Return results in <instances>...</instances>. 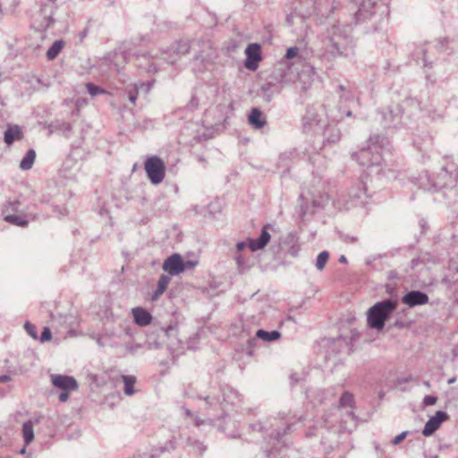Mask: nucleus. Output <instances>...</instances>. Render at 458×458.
Here are the masks:
<instances>
[{"mask_svg":"<svg viewBox=\"0 0 458 458\" xmlns=\"http://www.w3.org/2000/svg\"><path fill=\"white\" fill-rule=\"evenodd\" d=\"M420 188L426 191L447 190L456 195L458 191V168L454 164H448L441 169L436 178H431L428 173L419 179Z\"/></svg>","mask_w":458,"mask_h":458,"instance_id":"4","label":"nucleus"},{"mask_svg":"<svg viewBox=\"0 0 458 458\" xmlns=\"http://www.w3.org/2000/svg\"><path fill=\"white\" fill-rule=\"evenodd\" d=\"M165 293V291H163L162 289L158 288L157 286V289L153 292L152 293V296H151V300L152 301H157L160 298V296Z\"/></svg>","mask_w":458,"mask_h":458,"instance_id":"48","label":"nucleus"},{"mask_svg":"<svg viewBox=\"0 0 458 458\" xmlns=\"http://www.w3.org/2000/svg\"><path fill=\"white\" fill-rule=\"evenodd\" d=\"M64 46L63 40L55 41L47 52V57L48 60H54L61 52Z\"/></svg>","mask_w":458,"mask_h":458,"instance_id":"29","label":"nucleus"},{"mask_svg":"<svg viewBox=\"0 0 458 458\" xmlns=\"http://www.w3.org/2000/svg\"><path fill=\"white\" fill-rule=\"evenodd\" d=\"M404 106H411L415 108H420V103L415 98H407L403 101Z\"/></svg>","mask_w":458,"mask_h":458,"instance_id":"42","label":"nucleus"},{"mask_svg":"<svg viewBox=\"0 0 458 458\" xmlns=\"http://www.w3.org/2000/svg\"><path fill=\"white\" fill-rule=\"evenodd\" d=\"M224 402L226 403L236 404L237 402H240V394L239 393L232 388H228L226 392L224 393Z\"/></svg>","mask_w":458,"mask_h":458,"instance_id":"31","label":"nucleus"},{"mask_svg":"<svg viewBox=\"0 0 458 458\" xmlns=\"http://www.w3.org/2000/svg\"><path fill=\"white\" fill-rule=\"evenodd\" d=\"M190 48L188 41H179L170 49L163 50L159 54H137L135 55V65L148 73H155L160 70V60H164L169 64H174L182 55L189 53Z\"/></svg>","mask_w":458,"mask_h":458,"instance_id":"3","label":"nucleus"},{"mask_svg":"<svg viewBox=\"0 0 458 458\" xmlns=\"http://www.w3.org/2000/svg\"><path fill=\"white\" fill-rule=\"evenodd\" d=\"M320 143H321V140H320V139H318L317 146H314V147L312 148V149H310V148H306V149H305V153H304V154L309 156L310 160L311 159V157H310V156H311L312 154H315V153H317L318 150H320V149H321V144H320Z\"/></svg>","mask_w":458,"mask_h":458,"instance_id":"41","label":"nucleus"},{"mask_svg":"<svg viewBox=\"0 0 458 458\" xmlns=\"http://www.w3.org/2000/svg\"><path fill=\"white\" fill-rule=\"evenodd\" d=\"M448 419V414L445 411H438L436 412L435 416L431 417L425 424V427L422 430V434L425 437L431 436L435 431H437L441 424Z\"/></svg>","mask_w":458,"mask_h":458,"instance_id":"17","label":"nucleus"},{"mask_svg":"<svg viewBox=\"0 0 458 458\" xmlns=\"http://www.w3.org/2000/svg\"><path fill=\"white\" fill-rule=\"evenodd\" d=\"M35 158H36L35 150L34 149L28 150L26 155L23 157V158L21 159V161L20 163V168L24 171L30 170L34 164Z\"/></svg>","mask_w":458,"mask_h":458,"instance_id":"26","label":"nucleus"},{"mask_svg":"<svg viewBox=\"0 0 458 458\" xmlns=\"http://www.w3.org/2000/svg\"><path fill=\"white\" fill-rule=\"evenodd\" d=\"M36 216L32 213L21 212L20 214H7L4 220L12 225L24 227L30 221L35 220Z\"/></svg>","mask_w":458,"mask_h":458,"instance_id":"19","label":"nucleus"},{"mask_svg":"<svg viewBox=\"0 0 458 458\" xmlns=\"http://www.w3.org/2000/svg\"><path fill=\"white\" fill-rule=\"evenodd\" d=\"M86 88H87V89H88V92H89V93L90 94V96H92V97H96V96H98V95H100V94H103V93H105V92H106V91H105L103 89H101L100 87L96 86V85H94L93 83H90V82H89V83H87V84H86Z\"/></svg>","mask_w":458,"mask_h":458,"instance_id":"35","label":"nucleus"},{"mask_svg":"<svg viewBox=\"0 0 458 458\" xmlns=\"http://www.w3.org/2000/svg\"><path fill=\"white\" fill-rule=\"evenodd\" d=\"M131 314L135 323L140 327L148 326L152 321L151 314L143 308L137 307L132 309Z\"/></svg>","mask_w":458,"mask_h":458,"instance_id":"21","label":"nucleus"},{"mask_svg":"<svg viewBox=\"0 0 458 458\" xmlns=\"http://www.w3.org/2000/svg\"><path fill=\"white\" fill-rule=\"evenodd\" d=\"M256 337L264 342H276L281 338V333L277 330L266 331L264 329H259L256 332Z\"/></svg>","mask_w":458,"mask_h":458,"instance_id":"25","label":"nucleus"},{"mask_svg":"<svg viewBox=\"0 0 458 458\" xmlns=\"http://www.w3.org/2000/svg\"><path fill=\"white\" fill-rule=\"evenodd\" d=\"M379 258H381V256H380V255H378V256H375V255H374V256H369V258H367V259H366V265H367V266H369V267H374V262H375L377 259H379Z\"/></svg>","mask_w":458,"mask_h":458,"instance_id":"50","label":"nucleus"},{"mask_svg":"<svg viewBox=\"0 0 458 458\" xmlns=\"http://www.w3.org/2000/svg\"><path fill=\"white\" fill-rule=\"evenodd\" d=\"M367 197L366 185L363 181H359L349 191L350 199L346 203V208L357 207L363 203V199Z\"/></svg>","mask_w":458,"mask_h":458,"instance_id":"11","label":"nucleus"},{"mask_svg":"<svg viewBox=\"0 0 458 458\" xmlns=\"http://www.w3.org/2000/svg\"><path fill=\"white\" fill-rule=\"evenodd\" d=\"M328 259H329V254L327 251L324 250V251H321L318 257H317V260H316V267L318 269V270H322L327 262L328 261Z\"/></svg>","mask_w":458,"mask_h":458,"instance_id":"32","label":"nucleus"},{"mask_svg":"<svg viewBox=\"0 0 458 458\" xmlns=\"http://www.w3.org/2000/svg\"><path fill=\"white\" fill-rule=\"evenodd\" d=\"M299 52V48L296 47H290L287 51H286V54H285V57L287 59H292L293 58L294 56L297 55Z\"/></svg>","mask_w":458,"mask_h":458,"instance_id":"43","label":"nucleus"},{"mask_svg":"<svg viewBox=\"0 0 458 458\" xmlns=\"http://www.w3.org/2000/svg\"><path fill=\"white\" fill-rule=\"evenodd\" d=\"M352 403H353V395L349 392L344 393L340 398V405L342 407H350V406H352Z\"/></svg>","mask_w":458,"mask_h":458,"instance_id":"34","label":"nucleus"},{"mask_svg":"<svg viewBox=\"0 0 458 458\" xmlns=\"http://www.w3.org/2000/svg\"><path fill=\"white\" fill-rule=\"evenodd\" d=\"M339 262L341 263H346L347 262V259L345 256H341L340 259H339Z\"/></svg>","mask_w":458,"mask_h":458,"instance_id":"56","label":"nucleus"},{"mask_svg":"<svg viewBox=\"0 0 458 458\" xmlns=\"http://www.w3.org/2000/svg\"><path fill=\"white\" fill-rule=\"evenodd\" d=\"M187 263H184L181 255L175 253L168 257L163 263V269L168 273V276H177L184 271Z\"/></svg>","mask_w":458,"mask_h":458,"instance_id":"12","label":"nucleus"},{"mask_svg":"<svg viewBox=\"0 0 458 458\" xmlns=\"http://www.w3.org/2000/svg\"><path fill=\"white\" fill-rule=\"evenodd\" d=\"M249 123L255 129H261L266 124V120L262 117L260 110L253 108L249 115Z\"/></svg>","mask_w":458,"mask_h":458,"instance_id":"24","label":"nucleus"},{"mask_svg":"<svg viewBox=\"0 0 458 458\" xmlns=\"http://www.w3.org/2000/svg\"><path fill=\"white\" fill-rule=\"evenodd\" d=\"M67 130L70 131L71 130V125L70 124H67Z\"/></svg>","mask_w":458,"mask_h":458,"instance_id":"62","label":"nucleus"},{"mask_svg":"<svg viewBox=\"0 0 458 458\" xmlns=\"http://www.w3.org/2000/svg\"><path fill=\"white\" fill-rule=\"evenodd\" d=\"M171 281V277L168 275H161L158 282H157V287L162 289L163 291H165L169 283Z\"/></svg>","mask_w":458,"mask_h":458,"instance_id":"37","label":"nucleus"},{"mask_svg":"<svg viewBox=\"0 0 458 458\" xmlns=\"http://www.w3.org/2000/svg\"><path fill=\"white\" fill-rule=\"evenodd\" d=\"M71 392L72 391H62L58 397L59 401L61 403H65L69 399Z\"/></svg>","mask_w":458,"mask_h":458,"instance_id":"49","label":"nucleus"},{"mask_svg":"<svg viewBox=\"0 0 458 458\" xmlns=\"http://www.w3.org/2000/svg\"><path fill=\"white\" fill-rule=\"evenodd\" d=\"M26 332L33 338L38 339L37 328L33 324L27 322L24 326Z\"/></svg>","mask_w":458,"mask_h":458,"instance_id":"39","label":"nucleus"},{"mask_svg":"<svg viewBox=\"0 0 458 458\" xmlns=\"http://www.w3.org/2000/svg\"><path fill=\"white\" fill-rule=\"evenodd\" d=\"M183 411H184V413L185 415H187L188 417H191L194 420V423L197 427H199L203 424L206 423V420H200L198 416H195L191 410H189L188 408H183Z\"/></svg>","mask_w":458,"mask_h":458,"instance_id":"38","label":"nucleus"},{"mask_svg":"<svg viewBox=\"0 0 458 458\" xmlns=\"http://www.w3.org/2000/svg\"><path fill=\"white\" fill-rule=\"evenodd\" d=\"M455 269V272L453 276V279L455 281V282H458V267H454Z\"/></svg>","mask_w":458,"mask_h":458,"instance_id":"55","label":"nucleus"},{"mask_svg":"<svg viewBox=\"0 0 458 458\" xmlns=\"http://www.w3.org/2000/svg\"><path fill=\"white\" fill-rule=\"evenodd\" d=\"M126 60V56L124 55L123 53H115L114 54V69L115 71L120 73L121 72V70L123 69V67L119 64V62L120 61H125Z\"/></svg>","mask_w":458,"mask_h":458,"instance_id":"36","label":"nucleus"},{"mask_svg":"<svg viewBox=\"0 0 458 458\" xmlns=\"http://www.w3.org/2000/svg\"><path fill=\"white\" fill-rule=\"evenodd\" d=\"M21 202L18 199H9L4 208V216L7 214H20L21 212H25L21 209Z\"/></svg>","mask_w":458,"mask_h":458,"instance_id":"28","label":"nucleus"},{"mask_svg":"<svg viewBox=\"0 0 458 458\" xmlns=\"http://www.w3.org/2000/svg\"><path fill=\"white\" fill-rule=\"evenodd\" d=\"M53 386L62 391H76L79 385L72 376L52 374L50 376Z\"/></svg>","mask_w":458,"mask_h":458,"instance_id":"13","label":"nucleus"},{"mask_svg":"<svg viewBox=\"0 0 458 458\" xmlns=\"http://www.w3.org/2000/svg\"><path fill=\"white\" fill-rule=\"evenodd\" d=\"M291 427L292 423L289 422L285 412H279L277 417L269 418L264 424H259V430H264L269 437L267 445H270L271 441L273 442V446L270 449L266 447L265 450L268 457H270L273 449L277 450L283 445L281 438L291 429Z\"/></svg>","mask_w":458,"mask_h":458,"instance_id":"5","label":"nucleus"},{"mask_svg":"<svg viewBox=\"0 0 458 458\" xmlns=\"http://www.w3.org/2000/svg\"><path fill=\"white\" fill-rule=\"evenodd\" d=\"M141 348V344H134L127 347V350L131 353H136L139 349Z\"/></svg>","mask_w":458,"mask_h":458,"instance_id":"51","label":"nucleus"},{"mask_svg":"<svg viewBox=\"0 0 458 458\" xmlns=\"http://www.w3.org/2000/svg\"><path fill=\"white\" fill-rule=\"evenodd\" d=\"M161 334L168 339V346L170 349L175 351L180 344V341L178 340V331L177 327L174 326H169L166 328H161Z\"/></svg>","mask_w":458,"mask_h":458,"instance_id":"22","label":"nucleus"},{"mask_svg":"<svg viewBox=\"0 0 458 458\" xmlns=\"http://www.w3.org/2000/svg\"><path fill=\"white\" fill-rule=\"evenodd\" d=\"M407 436V431H403L401 434L397 435L395 437L392 439V444L396 445L400 444Z\"/></svg>","mask_w":458,"mask_h":458,"instance_id":"44","label":"nucleus"},{"mask_svg":"<svg viewBox=\"0 0 458 458\" xmlns=\"http://www.w3.org/2000/svg\"><path fill=\"white\" fill-rule=\"evenodd\" d=\"M423 61H424V64H425V65H427V62H428V61H427V59H426V57H425V56L423 57Z\"/></svg>","mask_w":458,"mask_h":458,"instance_id":"60","label":"nucleus"},{"mask_svg":"<svg viewBox=\"0 0 458 458\" xmlns=\"http://www.w3.org/2000/svg\"><path fill=\"white\" fill-rule=\"evenodd\" d=\"M10 380V377L7 375L0 376V383L8 382Z\"/></svg>","mask_w":458,"mask_h":458,"instance_id":"53","label":"nucleus"},{"mask_svg":"<svg viewBox=\"0 0 458 458\" xmlns=\"http://www.w3.org/2000/svg\"><path fill=\"white\" fill-rule=\"evenodd\" d=\"M301 198L307 201H311L314 208H325L330 201L329 196L326 193H319L318 195L313 192H302Z\"/></svg>","mask_w":458,"mask_h":458,"instance_id":"20","label":"nucleus"},{"mask_svg":"<svg viewBox=\"0 0 458 458\" xmlns=\"http://www.w3.org/2000/svg\"><path fill=\"white\" fill-rule=\"evenodd\" d=\"M397 307L396 301L387 299L377 302L367 311L368 325L370 328L381 330L384 328L386 321Z\"/></svg>","mask_w":458,"mask_h":458,"instance_id":"6","label":"nucleus"},{"mask_svg":"<svg viewBox=\"0 0 458 458\" xmlns=\"http://www.w3.org/2000/svg\"><path fill=\"white\" fill-rule=\"evenodd\" d=\"M95 339L99 346L106 345V343L104 342V336H97Z\"/></svg>","mask_w":458,"mask_h":458,"instance_id":"52","label":"nucleus"},{"mask_svg":"<svg viewBox=\"0 0 458 458\" xmlns=\"http://www.w3.org/2000/svg\"><path fill=\"white\" fill-rule=\"evenodd\" d=\"M22 138V131L18 125L9 126L4 131V140L7 145H12L15 140Z\"/></svg>","mask_w":458,"mask_h":458,"instance_id":"23","label":"nucleus"},{"mask_svg":"<svg viewBox=\"0 0 458 458\" xmlns=\"http://www.w3.org/2000/svg\"><path fill=\"white\" fill-rule=\"evenodd\" d=\"M215 56V52L211 45L207 42L203 44V48L194 55L193 68L201 71L206 67L207 64L210 63Z\"/></svg>","mask_w":458,"mask_h":458,"instance_id":"14","label":"nucleus"},{"mask_svg":"<svg viewBox=\"0 0 458 458\" xmlns=\"http://www.w3.org/2000/svg\"><path fill=\"white\" fill-rule=\"evenodd\" d=\"M272 87L271 83H265L261 86L262 98L266 102H270L273 98Z\"/></svg>","mask_w":458,"mask_h":458,"instance_id":"33","label":"nucleus"},{"mask_svg":"<svg viewBox=\"0 0 458 458\" xmlns=\"http://www.w3.org/2000/svg\"><path fill=\"white\" fill-rule=\"evenodd\" d=\"M154 82H155L154 80L151 81H148V82L139 81L132 85L128 86L125 89V92L128 95V98H129L130 102L131 104L135 105L139 93L140 91H142L145 94H148L151 90V89L154 85Z\"/></svg>","mask_w":458,"mask_h":458,"instance_id":"16","label":"nucleus"},{"mask_svg":"<svg viewBox=\"0 0 458 458\" xmlns=\"http://www.w3.org/2000/svg\"><path fill=\"white\" fill-rule=\"evenodd\" d=\"M123 382L124 384V393L127 395H132L135 393L133 386L136 382L134 376H123Z\"/></svg>","mask_w":458,"mask_h":458,"instance_id":"30","label":"nucleus"},{"mask_svg":"<svg viewBox=\"0 0 458 458\" xmlns=\"http://www.w3.org/2000/svg\"><path fill=\"white\" fill-rule=\"evenodd\" d=\"M437 397L433 395H426L424 397L423 403L425 405H434L437 403Z\"/></svg>","mask_w":458,"mask_h":458,"instance_id":"46","label":"nucleus"},{"mask_svg":"<svg viewBox=\"0 0 458 458\" xmlns=\"http://www.w3.org/2000/svg\"><path fill=\"white\" fill-rule=\"evenodd\" d=\"M187 267H192L194 266V263L191 262V261H187Z\"/></svg>","mask_w":458,"mask_h":458,"instance_id":"57","label":"nucleus"},{"mask_svg":"<svg viewBox=\"0 0 458 458\" xmlns=\"http://www.w3.org/2000/svg\"><path fill=\"white\" fill-rule=\"evenodd\" d=\"M403 303L408 307L425 305L428 302V296L421 291H411L403 295Z\"/></svg>","mask_w":458,"mask_h":458,"instance_id":"18","label":"nucleus"},{"mask_svg":"<svg viewBox=\"0 0 458 458\" xmlns=\"http://www.w3.org/2000/svg\"><path fill=\"white\" fill-rule=\"evenodd\" d=\"M20 453H21V454H24V453H25V447H23L22 449H21Z\"/></svg>","mask_w":458,"mask_h":458,"instance_id":"59","label":"nucleus"},{"mask_svg":"<svg viewBox=\"0 0 458 458\" xmlns=\"http://www.w3.org/2000/svg\"><path fill=\"white\" fill-rule=\"evenodd\" d=\"M351 114H352L351 111H348V112L346 113V115H347V116H350Z\"/></svg>","mask_w":458,"mask_h":458,"instance_id":"61","label":"nucleus"},{"mask_svg":"<svg viewBox=\"0 0 458 458\" xmlns=\"http://www.w3.org/2000/svg\"><path fill=\"white\" fill-rule=\"evenodd\" d=\"M297 76H298V73H296V74H290V75H288L287 73H285V74H284V75L282 76L281 81H282L283 82H285V83H290V82L294 81L296 80Z\"/></svg>","mask_w":458,"mask_h":458,"instance_id":"45","label":"nucleus"},{"mask_svg":"<svg viewBox=\"0 0 458 458\" xmlns=\"http://www.w3.org/2000/svg\"><path fill=\"white\" fill-rule=\"evenodd\" d=\"M199 105V98L197 96H192V98L189 103L190 108L196 109V108H198Z\"/></svg>","mask_w":458,"mask_h":458,"instance_id":"47","label":"nucleus"},{"mask_svg":"<svg viewBox=\"0 0 458 458\" xmlns=\"http://www.w3.org/2000/svg\"><path fill=\"white\" fill-rule=\"evenodd\" d=\"M57 7V0H45L40 6L38 13L34 18L33 27L39 31H44L50 28L55 22Z\"/></svg>","mask_w":458,"mask_h":458,"instance_id":"8","label":"nucleus"},{"mask_svg":"<svg viewBox=\"0 0 458 458\" xmlns=\"http://www.w3.org/2000/svg\"><path fill=\"white\" fill-rule=\"evenodd\" d=\"M391 144L388 139L382 135L371 136L367 146L352 154L360 165L367 167L370 174H382L386 178L394 176V170L390 167Z\"/></svg>","mask_w":458,"mask_h":458,"instance_id":"1","label":"nucleus"},{"mask_svg":"<svg viewBox=\"0 0 458 458\" xmlns=\"http://www.w3.org/2000/svg\"><path fill=\"white\" fill-rule=\"evenodd\" d=\"M330 41L332 47L330 51L334 56H348L352 54V39L345 33V30H343L341 28H334Z\"/></svg>","mask_w":458,"mask_h":458,"instance_id":"9","label":"nucleus"},{"mask_svg":"<svg viewBox=\"0 0 458 458\" xmlns=\"http://www.w3.org/2000/svg\"><path fill=\"white\" fill-rule=\"evenodd\" d=\"M397 276V273L395 271H389L388 272V278L389 279H394Z\"/></svg>","mask_w":458,"mask_h":458,"instance_id":"54","label":"nucleus"},{"mask_svg":"<svg viewBox=\"0 0 458 458\" xmlns=\"http://www.w3.org/2000/svg\"><path fill=\"white\" fill-rule=\"evenodd\" d=\"M144 168L152 184L158 185L163 182L165 175V165L159 157H148L144 163Z\"/></svg>","mask_w":458,"mask_h":458,"instance_id":"10","label":"nucleus"},{"mask_svg":"<svg viewBox=\"0 0 458 458\" xmlns=\"http://www.w3.org/2000/svg\"><path fill=\"white\" fill-rule=\"evenodd\" d=\"M342 118L339 110L327 112L324 106H311L307 109L302 119L303 128L305 131H322L324 141L335 143L340 140V131L329 122L334 123Z\"/></svg>","mask_w":458,"mask_h":458,"instance_id":"2","label":"nucleus"},{"mask_svg":"<svg viewBox=\"0 0 458 458\" xmlns=\"http://www.w3.org/2000/svg\"><path fill=\"white\" fill-rule=\"evenodd\" d=\"M52 338V333L48 327H44L41 335H40V342L45 343L49 341Z\"/></svg>","mask_w":458,"mask_h":458,"instance_id":"40","label":"nucleus"},{"mask_svg":"<svg viewBox=\"0 0 458 458\" xmlns=\"http://www.w3.org/2000/svg\"><path fill=\"white\" fill-rule=\"evenodd\" d=\"M245 67L250 71L257 70L259 62L261 59L260 46L257 43L248 45L245 49Z\"/></svg>","mask_w":458,"mask_h":458,"instance_id":"15","label":"nucleus"},{"mask_svg":"<svg viewBox=\"0 0 458 458\" xmlns=\"http://www.w3.org/2000/svg\"><path fill=\"white\" fill-rule=\"evenodd\" d=\"M271 228L270 225H265L260 233V235L258 239H248L247 242H240L236 244V253L234 259L238 265L239 268H243L245 267V259L242 252L249 247L251 251H257L265 248V246L270 241V233L268 229Z\"/></svg>","mask_w":458,"mask_h":458,"instance_id":"7","label":"nucleus"},{"mask_svg":"<svg viewBox=\"0 0 458 458\" xmlns=\"http://www.w3.org/2000/svg\"><path fill=\"white\" fill-rule=\"evenodd\" d=\"M22 437L26 445L30 444L34 439L33 423L28 420L22 426Z\"/></svg>","mask_w":458,"mask_h":458,"instance_id":"27","label":"nucleus"},{"mask_svg":"<svg viewBox=\"0 0 458 458\" xmlns=\"http://www.w3.org/2000/svg\"><path fill=\"white\" fill-rule=\"evenodd\" d=\"M455 380H456L455 377H452V378L448 379V384H453L455 382Z\"/></svg>","mask_w":458,"mask_h":458,"instance_id":"58","label":"nucleus"}]
</instances>
